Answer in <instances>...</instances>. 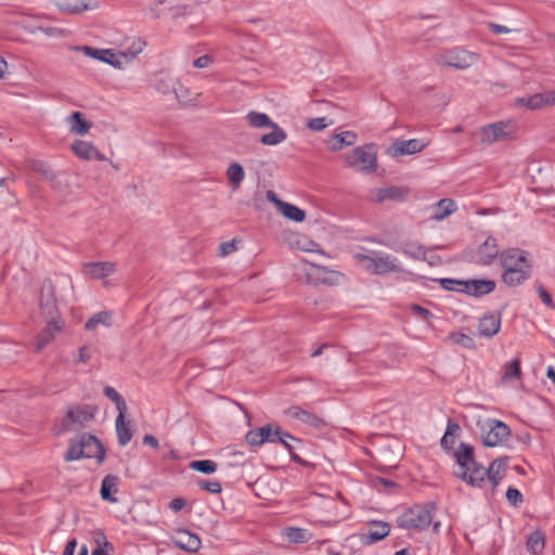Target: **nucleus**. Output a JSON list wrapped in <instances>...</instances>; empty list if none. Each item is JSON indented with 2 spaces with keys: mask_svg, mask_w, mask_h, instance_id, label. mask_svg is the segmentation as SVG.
<instances>
[{
  "mask_svg": "<svg viewBox=\"0 0 555 555\" xmlns=\"http://www.w3.org/2000/svg\"><path fill=\"white\" fill-rule=\"evenodd\" d=\"M454 457L461 468V472L454 473L455 476L473 488L482 489L486 485L487 472L486 467L477 462L474 448L466 442H461L454 451Z\"/></svg>",
  "mask_w": 555,
  "mask_h": 555,
  "instance_id": "1",
  "label": "nucleus"
},
{
  "mask_svg": "<svg viewBox=\"0 0 555 555\" xmlns=\"http://www.w3.org/2000/svg\"><path fill=\"white\" fill-rule=\"evenodd\" d=\"M354 258L364 270L374 275H385L391 272H403L401 266L397 263V259L390 255L382 256L377 253H374L372 256L357 254Z\"/></svg>",
  "mask_w": 555,
  "mask_h": 555,
  "instance_id": "2",
  "label": "nucleus"
},
{
  "mask_svg": "<svg viewBox=\"0 0 555 555\" xmlns=\"http://www.w3.org/2000/svg\"><path fill=\"white\" fill-rule=\"evenodd\" d=\"M433 521V513L427 506L415 505L400 515L396 522L402 529L426 530Z\"/></svg>",
  "mask_w": 555,
  "mask_h": 555,
  "instance_id": "3",
  "label": "nucleus"
},
{
  "mask_svg": "<svg viewBox=\"0 0 555 555\" xmlns=\"http://www.w3.org/2000/svg\"><path fill=\"white\" fill-rule=\"evenodd\" d=\"M98 412V406L92 404H76L68 408L66 416L61 421L57 434L66 433L72 429L74 424L80 427L91 422Z\"/></svg>",
  "mask_w": 555,
  "mask_h": 555,
  "instance_id": "4",
  "label": "nucleus"
},
{
  "mask_svg": "<svg viewBox=\"0 0 555 555\" xmlns=\"http://www.w3.org/2000/svg\"><path fill=\"white\" fill-rule=\"evenodd\" d=\"M511 434V428L504 422L489 418L481 426V442L488 448L502 446Z\"/></svg>",
  "mask_w": 555,
  "mask_h": 555,
  "instance_id": "5",
  "label": "nucleus"
},
{
  "mask_svg": "<svg viewBox=\"0 0 555 555\" xmlns=\"http://www.w3.org/2000/svg\"><path fill=\"white\" fill-rule=\"evenodd\" d=\"M516 139V124L513 121H498L483 126L480 129V142L490 145L498 141H512Z\"/></svg>",
  "mask_w": 555,
  "mask_h": 555,
  "instance_id": "6",
  "label": "nucleus"
},
{
  "mask_svg": "<svg viewBox=\"0 0 555 555\" xmlns=\"http://www.w3.org/2000/svg\"><path fill=\"white\" fill-rule=\"evenodd\" d=\"M347 163L350 167L362 165L363 172H374L377 169L375 145L370 143L353 149L352 154L347 157Z\"/></svg>",
  "mask_w": 555,
  "mask_h": 555,
  "instance_id": "7",
  "label": "nucleus"
},
{
  "mask_svg": "<svg viewBox=\"0 0 555 555\" xmlns=\"http://www.w3.org/2000/svg\"><path fill=\"white\" fill-rule=\"evenodd\" d=\"M40 309L47 321H63L56 304L55 286L51 280H46L42 283Z\"/></svg>",
  "mask_w": 555,
  "mask_h": 555,
  "instance_id": "8",
  "label": "nucleus"
},
{
  "mask_svg": "<svg viewBox=\"0 0 555 555\" xmlns=\"http://www.w3.org/2000/svg\"><path fill=\"white\" fill-rule=\"evenodd\" d=\"M306 276L309 283L336 285L339 283L341 274L338 271L330 270L326 267L310 263L306 270Z\"/></svg>",
  "mask_w": 555,
  "mask_h": 555,
  "instance_id": "9",
  "label": "nucleus"
},
{
  "mask_svg": "<svg viewBox=\"0 0 555 555\" xmlns=\"http://www.w3.org/2000/svg\"><path fill=\"white\" fill-rule=\"evenodd\" d=\"M73 51H81L85 55L94 60L109 64L115 68H121L122 63L119 60V54L115 53L113 49H98L90 46H74L70 48Z\"/></svg>",
  "mask_w": 555,
  "mask_h": 555,
  "instance_id": "10",
  "label": "nucleus"
},
{
  "mask_svg": "<svg viewBox=\"0 0 555 555\" xmlns=\"http://www.w3.org/2000/svg\"><path fill=\"white\" fill-rule=\"evenodd\" d=\"M369 531L359 534L363 545H372L384 540L390 533V524L382 520H371Z\"/></svg>",
  "mask_w": 555,
  "mask_h": 555,
  "instance_id": "11",
  "label": "nucleus"
},
{
  "mask_svg": "<svg viewBox=\"0 0 555 555\" xmlns=\"http://www.w3.org/2000/svg\"><path fill=\"white\" fill-rule=\"evenodd\" d=\"M515 105L524 106L531 111L555 105V91L534 93L530 96L518 98L515 100Z\"/></svg>",
  "mask_w": 555,
  "mask_h": 555,
  "instance_id": "12",
  "label": "nucleus"
},
{
  "mask_svg": "<svg viewBox=\"0 0 555 555\" xmlns=\"http://www.w3.org/2000/svg\"><path fill=\"white\" fill-rule=\"evenodd\" d=\"M477 60V54L462 49H454L446 53L443 64L456 69H466Z\"/></svg>",
  "mask_w": 555,
  "mask_h": 555,
  "instance_id": "13",
  "label": "nucleus"
},
{
  "mask_svg": "<svg viewBox=\"0 0 555 555\" xmlns=\"http://www.w3.org/2000/svg\"><path fill=\"white\" fill-rule=\"evenodd\" d=\"M526 253L519 248H508L501 253L500 260L504 270L509 268L519 269V268H531Z\"/></svg>",
  "mask_w": 555,
  "mask_h": 555,
  "instance_id": "14",
  "label": "nucleus"
},
{
  "mask_svg": "<svg viewBox=\"0 0 555 555\" xmlns=\"http://www.w3.org/2000/svg\"><path fill=\"white\" fill-rule=\"evenodd\" d=\"M173 544L176 547L188 553H196L202 546V541L197 534L180 528L177 530V537L173 539Z\"/></svg>",
  "mask_w": 555,
  "mask_h": 555,
  "instance_id": "15",
  "label": "nucleus"
},
{
  "mask_svg": "<svg viewBox=\"0 0 555 555\" xmlns=\"http://www.w3.org/2000/svg\"><path fill=\"white\" fill-rule=\"evenodd\" d=\"M82 440L89 446L85 448L83 459H95L99 464L103 463L106 450L101 440L92 434L82 433Z\"/></svg>",
  "mask_w": 555,
  "mask_h": 555,
  "instance_id": "16",
  "label": "nucleus"
},
{
  "mask_svg": "<svg viewBox=\"0 0 555 555\" xmlns=\"http://www.w3.org/2000/svg\"><path fill=\"white\" fill-rule=\"evenodd\" d=\"M499 255V247L496 238L489 236L476 250V262L482 266H488Z\"/></svg>",
  "mask_w": 555,
  "mask_h": 555,
  "instance_id": "17",
  "label": "nucleus"
},
{
  "mask_svg": "<svg viewBox=\"0 0 555 555\" xmlns=\"http://www.w3.org/2000/svg\"><path fill=\"white\" fill-rule=\"evenodd\" d=\"M63 321H47L46 327L37 336L36 351H42L63 330Z\"/></svg>",
  "mask_w": 555,
  "mask_h": 555,
  "instance_id": "18",
  "label": "nucleus"
},
{
  "mask_svg": "<svg viewBox=\"0 0 555 555\" xmlns=\"http://www.w3.org/2000/svg\"><path fill=\"white\" fill-rule=\"evenodd\" d=\"M72 150L77 157L83 160L96 159L103 162L106 159L92 143L83 140H75L72 144Z\"/></svg>",
  "mask_w": 555,
  "mask_h": 555,
  "instance_id": "19",
  "label": "nucleus"
},
{
  "mask_svg": "<svg viewBox=\"0 0 555 555\" xmlns=\"http://www.w3.org/2000/svg\"><path fill=\"white\" fill-rule=\"evenodd\" d=\"M409 194V189L403 186H389L375 190V202L384 203L387 201L400 203L405 199Z\"/></svg>",
  "mask_w": 555,
  "mask_h": 555,
  "instance_id": "20",
  "label": "nucleus"
},
{
  "mask_svg": "<svg viewBox=\"0 0 555 555\" xmlns=\"http://www.w3.org/2000/svg\"><path fill=\"white\" fill-rule=\"evenodd\" d=\"M286 414L292 418L298 420L313 428L320 429L325 426V422L323 418L318 415L301 409L300 406H291L287 409Z\"/></svg>",
  "mask_w": 555,
  "mask_h": 555,
  "instance_id": "21",
  "label": "nucleus"
},
{
  "mask_svg": "<svg viewBox=\"0 0 555 555\" xmlns=\"http://www.w3.org/2000/svg\"><path fill=\"white\" fill-rule=\"evenodd\" d=\"M501 327V317L500 314L495 315L493 313L485 314L479 320L478 332L481 336L492 337L494 336Z\"/></svg>",
  "mask_w": 555,
  "mask_h": 555,
  "instance_id": "22",
  "label": "nucleus"
},
{
  "mask_svg": "<svg viewBox=\"0 0 555 555\" xmlns=\"http://www.w3.org/2000/svg\"><path fill=\"white\" fill-rule=\"evenodd\" d=\"M426 144L417 139H410L405 141H399L392 144L393 155H411L418 153L425 149Z\"/></svg>",
  "mask_w": 555,
  "mask_h": 555,
  "instance_id": "23",
  "label": "nucleus"
},
{
  "mask_svg": "<svg viewBox=\"0 0 555 555\" xmlns=\"http://www.w3.org/2000/svg\"><path fill=\"white\" fill-rule=\"evenodd\" d=\"M119 478L116 475H106L101 482V498L103 501L111 503L117 502V499L113 495L118 491Z\"/></svg>",
  "mask_w": 555,
  "mask_h": 555,
  "instance_id": "24",
  "label": "nucleus"
},
{
  "mask_svg": "<svg viewBox=\"0 0 555 555\" xmlns=\"http://www.w3.org/2000/svg\"><path fill=\"white\" fill-rule=\"evenodd\" d=\"M468 288L465 294L474 297H481L490 294L495 288V282L493 280H468Z\"/></svg>",
  "mask_w": 555,
  "mask_h": 555,
  "instance_id": "25",
  "label": "nucleus"
},
{
  "mask_svg": "<svg viewBox=\"0 0 555 555\" xmlns=\"http://www.w3.org/2000/svg\"><path fill=\"white\" fill-rule=\"evenodd\" d=\"M126 413L127 412H120L117 415L116 418V434L118 443L121 447H125L131 439H132V429L130 427V422L126 421Z\"/></svg>",
  "mask_w": 555,
  "mask_h": 555,
  "instance_id": "26",
  "label": "nucleus"
},
{
  "mask_svg": "<svg viewBox=\"0 0 555 555\" xmlns=\"http://www.w3.org/2000/svg\"><path fill=\"white\" fill-rule=\"evenodd\" d=\"M530 278V268L507 269L502 274V281L508 286H517Z\"/></svg>",
  "mask_w": 555,
  "mask_h": 555,
  "instance_id": "27",
  "label": "nucleus"
},
{
  "mask_svg": "<svg viewBox=\"0 0 555 555\" xmlns=\"http://www.w3.org/2000/svg\"><path fill=\"white\" fill-rule=\"evenodd\" d=\"M70 131L78 135L86 134L92 127V124L88 121L81 112H74L67 118Z\"/></svg>",
  "mask_w": 555,
  "mask_h": 555,
  "instance_id": "28",
  "label": "nucleus"
},
{
  "mask_svg": "<svg viewBox=\"0 0 555 555\" xmlns=\"http://www.w3.org/2000/svg\"><path fill=\"white\" fill-rule=\"evenodd\" d=\"M270 425L267 424L262 427L248 430L245 435V440L251 447H260L270 440Z\"/></svg>",
  "mask_w": 555,
  "mask_h": 555,
  "instance_id": "29",
  "label": "nucleus"
},
{
  "mask_svg": "<svg viewBox=\"0 0 555 555\" xmlns=\"http://www.w3.org/2000/svg\"><path fill=\"white\" fill-rule=\"evenodd\" d=\"M401 253L408 257L416 260H427V249L425 246L417 242L408 241L403 242L398 248Z\"/></svg>",
  "mask_w": 555,
  "mask_h": 555,
  "instance_id": "30",
  "label": "nucleus"
},
{
  "mask_svg": "<svg viewBox=\"0 0 555 555\" xmlns=\"http://www.w3.org/2000/svg\"><path fill=\"white\" fill-rule=\"evenodd\" d=\"M357 140V134L353 131H343L333 135L330 142V150L337 152L346 146L353 145Z\"/></svg>",
  "mask_w": 555,
  "mask_h": 555,
  "instance_id": "31",
  "label": "nucleus"
},
{
  "mask_svg": "<svg viewBox=\"0 0 555 555\" xmlns=\"http://www.w3.org/2000/svg\"><path fill=\"white\" fill-rule=\"evenodd\" d=\"M88 447L89 446L82 440V434L78 441L69 440V447L63 455L64 461L73 462L83 459V455H86L85 448Z\"/></svg>",
  "mask_w": 555,
  "mask_h": 555,
  "instance_id": "32",
  "label": "nucleus"
},
{
  "mask_svg": "<svg viewBox=\"0 0 555 555\" xmlns=\"http://www.w3.org/2000/svg\"><path fill=\"white\" fill-rule=\"evenodd\" d=\"M88 269V273L92 279L100 280L108 276L115 270L114 263L105 261V262H90L86 264Z\"/></svg>",
  "mask_w": 555,
  "mask_h": 555,
  "instance_id": "33",
  "label": "nucleus"
},
{
  "mask_svg": "<svg viewBox=\"0 0 555 555\" xmlns=\"http://www.w3.org/2000/svg\"><path fill=\"white\" fill-rule=\"evenodd\" d=\"M527 551L533 555L542 554L545 547V534L542 530L531 532L526 542Z\"/></svg>",
  "mask_w": 555,
  "mask_h": 555,
  "instance_id": "34",
  "label": "nucleus"
},
{
  "mask_svg": "<svg viewBox=\"0 0 555 555\" xmlns=\"http://www.w3.org/2000/svg\"><path fill=\"white\" fill-rule=\"evenodd\" d=\"M55 5L67 14H80L88 10V4L83 0H57Z\"/></svg>",
  "mask_w": 555,
  "mask_h": 555,
  "instance_id": "35",
  "label": "nucleus"
},
{
  "mask_svg": "<svg viewBox=\"0 0 555 555\" xmlns=\"http://www.w3.org/2000/svg\"><path fill=\"white\" fill-rule=\"evenodd\" d=\"M520 359L516 358L503 366L502 383H509L513 379L521 378Z\"/></svg>",
  "mask_w": 555,
  "mask_h": 555,
  "instance_id": "36",
  "label": "nucleus"
},
{
  "mask_svg": "<svg viewBox=\"0 0 555 555\" xmlns=\"http://www.w3.org/2000/svg\"><path fill=\"white\" fill-rule=\"evenodd\" d=\"M272 129L271 132L264 133L260 137L259 141L263 145H276L283 141L286 140L287 134L276 122L273 125V127H269Z\"/></svg>",
  "mask_w": 555,
  "mask_h": 555,
  "instance_id": "37",
  "label": "nucleus"
},
{
  "mask_svg": "<svg viewBox=\"0 0 555 555\" xmlns=\"http://www.w3.org/2000/svg\"><path fill=\"white\" fill-rule=\"evenodd\" d=\"M455 203L451 198H442L434 206L433 218L435 220H442L450 216L455 210Z\"/></svg>",
  "mask_w": 555,
  "mask_h": 555,
  "instance_id": "38",
  "label": "nucleus"
},
{
  "mask_svg": "<svg viewBox=\"0 0 555 555\" xmlns=\"http://www.w3.org/2000/svg\"><path fill=\"white\" fill-rule=\"evenodd\" d=\"M177 85H179V82L175 78L165 74H159L158 76H156V79L154 81V88L163 94L173 92V90H176Z\"/></svg>",
  "mask_w": 555,
  "mask_h": 555,
  "instance_id": "39",
  "label": "nucleus"
},
{
  "mask_svg": "<svg viewBox=\"0 0 555 555\" xmlns=\"http://www.w3.org/2000/svg\"><path fill=\"white\" fill-rule=\"evenodd\" d=\"M249 126L254 128H269L273 127V121L267 114L251 111L246 115Z\"/></svg>",
  "mask_w": 555,
  "mask_h": 555,
  "instance_id": "40",
  "label": "nucleus"
},
{
  "mask_svg": "<svg viewBox=\"0 0 555 555\" xmlns=\"http://www.w3.org/2000/svg\"><path fill=\"white\" fill-rule=\"evenodd\" d=\"M508 456H500L493 460L486 468L487 476L505 477L508 467Z\"/></svg>",
  "mask_w": 555,
  "mask_h": 555,
  "instance_id": "41",
  "label": "nucleus"
},
{
  "mask_svg": "<svg viewBox=\"0 0 555 555\" xmlns=\"http://www.w3.org/2000/svg\"><path fill=\"white\" fill-rule=\"evenodd\" d=\"M280 212L288 220L302 222L306 219V211L296 205L285 203L282 205Z\"/></svg>",
  "mask_w": 555,
  "mask_h": 555,
  "instance_id": "42",
  "label": "nucleus"
},
{
  "mask_svg": "<svg viewBox=\"0 0 555 555\" xmlns=\"http://www.w3.org/2000/svg\"><path fill=\"white\" fill-rule=\"evenodd\" d=\"M435 282L439 283L440 286L446 291L451 292H459L465 294L468 288L467 281L464 280H456V279H449V278H442V279H435Z\"/></svg>",
  "mask_w": 555,
  "mask_h": 555,
  "instance_id": "43",
  "label": "nucleus"
},
{
  "mask_svg": "<svg viewBox=\"0 0 555 555\" xmlns=\"http://www.w3.org/2000/svg\"><path fill=\"white\" fill-rule=\"evenodd\" d=\"M286 537L292 543H307L311 539V533L304 528L288 527L286 528Z\"/></svg>",
  "mask_w": 555,
  "mask_h": 555,
  "instance_id": "44",
  "label": "nucleus"
},
{
  "mask_svg": "<svg viewBox=\"0 0 555 555\" xmlns=\"http://www.w3.org/2000/svg\"><path fill=\"white\" fill-rule=\"evenodd\" d=\"M103 393L107 399L115 403L118 413L127 412L128 408L125 399L114 387L105 386L103 388Z\"/></svg>",
  "mask_w": 555,
  "mask_h": 555,
  "instance_id": "45",
  "label": "nucleus"
},
{
  "mask_svg": "<svg viewBox=\"0 0 555 555\" xmlns=\"http://www.w3.org/2000/svg\"><path fill=\"white\" fill-rule=\"evenodd\" d=\"M270 440H268L267 442H270V443H280L282 441L283 438H288L293 441H296L298 443L301 442L300 439L292 436L289 433H286L284 431L281 426L276 423H270Z\"/></svg>",
  "mask_w": 555,
  "mask_h": 555,
  "instance_id": "46",
  "label": "nucleus"
},
{
  "mask_svg": "<svg viewBox=\"0 0 555 555\" xmlns=\"http://www.w3.org/2000/svg\"><path fill=\"white\" fill-rule=\"evenodd\" d=\"M94 540L99 547L92 551L91 555H109L107 551H113V544L106 540L103 531L96 530L94 532Z\"/></svg>",
  "mask_w": 555,
  "mask_h": 555,
  "instance_id": "47",
  "label": "nucleus"
},
{
  "mask_svg": "<svg viewBox=\"0 0 555 555\" xmlns=\"http://www.w3.org/2000/svg\"><path fill=\"white\" fill-rule=\"evenodd\" d=\"M190 468L206 475L216 473L218 465L212 460H196L190 463Z\"/></svg>",
  "mask_w": 555,
  "mask_h": 555,
  "instance_id": "48",
  "label": "nucleus"
},
{
  "mask_svg": "<svg viewBox=\"0 0 555 555\" xmlns=\"http://www.w3.org/2000/svg\"><path fill=\"white\" fill-rule=\"evenodd\" d=\"M111 312L108 311H100L92 315L85 324V328L87 331H93L96 328L99 324H103L105 326H109L111 321Z\"/></svg>",
  "mask_w": 555,
  "mask_h": 555,
  "instance_id": "49",
  "label": "nucleus"
},
{
  "mask_svg": "<svg viewBox=\"0 0 555 555\" xmlns=\"http://www.w3.org/2000/svg\"><path fill=\"white\" fill-rule=\"evenodd\" d=\"M227 176L229 181L237 188L245 177L243 166L238 163H232L227 170Z\"/></svg>",
  "mask_w": 555,
  "mask_h": 555,
  "instance_id": "50",
  "label": "nucleus"
},
{
  "mask_svg": "<svg viewBox=\"0 0 555 555\" xmlns=\"http://www.w3.org/2000/svg\"><path fill=\"white\" fill-rule=\"evenodd\" d=\"M449 338L452 343L467 349H474L476 347L474 339L464 333L452 332L450 333Z\"/></svg>",
  "mask_w": 555,
  "mask_h": 555,
  "instance_id": "51",
  "label": "nucleus"
},
{
  "mask_svg": "<svg viewBox=\"0 0 555 555\" xmlns=\"http://www.w3.org/2000/svg\"><path fill=\"white\" fill-rule=\"evenodd\" d=\"M288 438H283L280 442L289 452L291 460L296 464L304 467H313V464L300 457L295 451L294 446L287 441Z\"/></svg>",
  "mask_w": 555,
  "mask_h": 555,
  "instance_id": "52",
  "label": "nucleus"
},
{
  "mask_svg": "<svg viewBox=\"0 0 555 555\" xmlns=\"http://www.w3.org/2000/svg\"><path fill=\"white\" fill-rule=\"evenodd\" d=\"M197 486L209 493L219 494L222 491V486L218 480L198 479Z\"/></svg>",
  "mask_w": 555,
  "mask_h": 555,
  "instance_id": "53",
  "label": "nucleus"
},
{
  "mask_svg": "<svg viewBox=\"0 0 555 555\" xmlns=\"http://www.w3.org/2000/svg\"><path fill=\"white\" fill-rule=\"evenodd\" d=\"M143 46H145V42L142 40H138L137 42H133L132 46L125 52H119V60L122 57L126 61H129L130 59L134 57L137 54H139Z\"/></svg>",
  "mask_w": 555,
  "mask_h": 555,
  "instance_id": "54",
  "label": "nucleus"
},
{
  "mask_svg": "<svg viewBox=\"0 0 555 555\" xmlns=\"http://www.w3.org/2000/svg\"><path fill=\"white\" fill-rule=\"evenodd\" d=\"M173 93L178 100L179 103L182 105H191L192 99L190 96V91L184 88L181 83L176 86V90H173Z\"/></svg>",
  "mask_w": 555,
  "mask_h": 555,
  "instance_id": "55",
  "label": "nucleus"
},
{
  "mask_svg": "<svg viewBox=\"0 0 555 555\" xmlns=\"http://www.w3.org/2000/svg\"><path fill=\"white\" fill-rule=\"evenodd\" d=\"M506 500L508 501V503L511 505H513L514 507H517L524 502V496L518 489H516L514 487H509L506 490Z\"/></svg>",
  "mask_w": 555,
  "mask_h": 555,
  "instance_id": "56",
  "label": "nucleus"
},
{
  "mask_svg": "<svg viewBox=\"0 0 555 555\" xmlns=\"http://www.w3.org/2000/svg\"><path fill=\"white\" fill-rule=\"evenodd\" d=\"M537 292L544 305H546L551 309H555V304L552 299L551 294L545 289V287L541 283L537 284Z\"/></svg>",
  "mask_w": 555,
  "mask_h": 555,
  "instance_id": "57",
  "label": "nucleus"
},
{
  "mask_svg": "<svg viewBox=\"0 0 555 555\" xmlns=\"http://www.w3.org/2000/svg\"><path fill=\"white\" fill-rule=\"evenodd\" d=\"M328 125L330 124L326 122V119L324 117L309 119L306 124L307 128L313 131L324 130Z\"/></svg>",
  "mask_w": 555,
  "mask_h": 555,
  "instance_id": "58",
  "label": "nucleus"
},
{
  "mask_svg": "<svg viewBox=\"0 0 555 555\" xmlns=\"http://www.w3.org/2000/svg\"><path fill=\"white\" fill-rule=\"evenodd\" d=\"M411 310L414 312V314L418 315L427 323H429L433 318V313L428 309L422 307L421 305H411Z\"/></svg>",
  "mask_w": 555,
  "mask_h": 555,
  "instance_id": "59",
  "label": "nucleus"
},
{
  "mask_svg": "<svg viewBox=\"0 0 555 555\" xmlns=\"http://www.w3.org/2000/svg\"><path fill=\"white\" fill-rule=\"evenodd\" d=\"M374 486L375 487L383 486L389 493L392 492V490L399 488V485L397 482H395L390 479H387V478H383V477H377L374 480Z\"/></svg>",
  "mask_w": 555,
  "mask_h": 555,
  "instance_id": "60",
  "label": "nucleus"
},
{
  "mask_svg": "<svg viewBox=\"0 0 555 555\" xmlns=\"http://www.w3.org/2000/svg\"><path fill=\"white\" fill-rule=\"evenodd\" d=\"M92 358V352L88 346H82L78 350V357L75 359L76 363H87Z\"/></svg>",
  "mask_w": 555,
  "mask_h": 555,
  "instance_id": "61",
  "label": "nucleus"
},
{
  "mask_svg": "<svg viewBox=\"0 0 555 555\" xmlns=\"http://www.w3.org/2000/svg\"><path fill=\"white\" fill-rule=\"evenodd\" d=\"M35 170L42 173L46 178L50 180H54L56 178L54 171L44 163L40 162L38 165H36Z\"/></svg>",
  "mask_w": 555,
  "mask_h": 555,
  "instance_id": "62",
  "label": "nucleus"
},
{
  "mask_svg": "<svg viewBox=\"0 0 555 555\" xmlns=\"http://www.w3.org/2000/svg\"><path fill=\"white\" fill-rule=\"evenodd\" d=\"M219 249H220L221 256H227V255L231 254L232 251H234L236 249L235 240L221 243L219 246Z\"/></svg>",
  "mask_w": 555,
  "mask_h": 555,
  "instance_id": "63",
  "label": "nucleus"
},
{
  "mask_svg": "<svg viewBox=\"0 0 555 555\" xmlns=\"http://www.w3.org/2000/svg\"><path fill=\"white\" fill-rule=\"evenodd\" d=\"M211 63H212V59H211L209 55H202V56L197 57V59L193 62V65H194V67H196V68H206V67H208Z\"/></svg>",
  "mask_w": 555,
  "mask_h": 555,
  "instance_id": "64",
  "label": "nucleus"
}]
</instances>
